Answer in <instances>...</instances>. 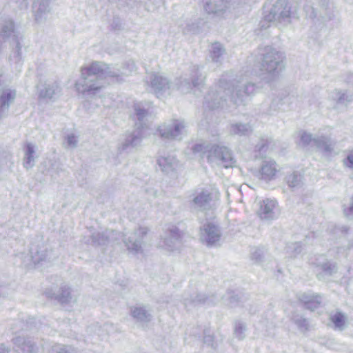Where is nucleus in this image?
Segmentation results:
<instances>
[{"instance_id": "6", "label": "nucleus", "mask_w": 353, "mask_h": 353, "mask_svg": "<svg viewBox=\"0 0 353 353\" xmlns=\"http://www.w3.org/2000/svg\"><path fill=\"white\" fill-rule=\"evenodd\" d=\"M84 70L86 72L87 74H90L92 72V66L90 68H88L85 69Z\"/></svg>"}, {"instance_id": "4", "label": "nucleus", "mask_w": 353, "mask_h": 353, "mask_svg": "<svg viewBox=\"0 0 353 353\" xmlns=\"http://www.w3.org/2000/svg\"><path fill=\"white\" fill-rule=\"evenodd\" d=\"M28 152H29V155L30 156L28 157V163H30V161L32 159V154L33 153V150H32V149L30 147H29V148H28Z\"/></svg>"}, {"instance_id": "3", "label": "nucleus", "mask_w": 353, "mask_h": 353, "mask_svg": "<svg viewBox=\"0 0 353 353\" xmlns=\"http://www.w3.org/2000/svg\"><path fill=\"white\" fill-rule=\"evenodd\" d=\"M350 168H353V154H350L347 158V162L345 163Z\"/></svg>"}, {"instance_id": "5", "label": "nucleus", "mask_w": 353, "mask_h": 353, "mask_svg": "<svg viewBox=\"0 0 353 353\" xmlns=\"http://www.w3.org/2000/svg\"><path fill=\"white\" fill-rule=\"evenodd\" d=\"M14 93L9 92L7 94V97L8 99H12L14 98Z\"/></svg>"}, {"instance_id": "2", "label": "nucleus", "mask_w": 353, "mask_h": 353, "mask_svg": "<svg viewBox=\"0 0 353 353\" xmlns=\"http://www.w3.org/2000/svg\"><path fill=\"white\" fill-rule=\"evenodd\" d=\"M331 321L336 327L343 328L345 325V319L344 315L341 312H337L331 317Z\"/></svg>"}, {"instance_id": "7", "label": "nucleus", "mask_w": 353, "mask_h": 353, "mask_svg": "<svg viewBox=\"0 0 353 353\" xmlns=\"http://www.w3.org/2000/svg\"><path fill=\"white\" fill-rule=\"evenodd\" d=\"M265 214H268L269 212H270L271 211V209L270 208H267V205L265 206Z\"/></svg>"}, {"instance_id": "1", "label": "nucleus", "mask_w": 353, "mask_h": 353, "mask_svg": "<svg viewBox=\"0 0 353 353\" xmlns=\"http://www.w3.org/2000/svg\"><path fill=\"white\" fill-rule=\"evenodd\" d=\"M261 173L268 179H271L276 175V169L275 163H267L261 168Z\"/></svg>"}]
</instances>
